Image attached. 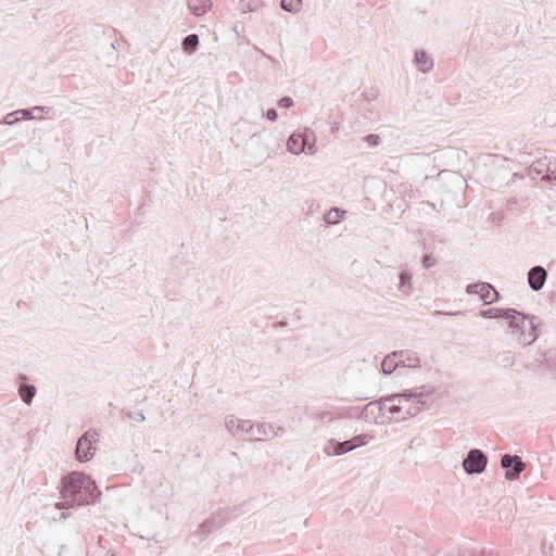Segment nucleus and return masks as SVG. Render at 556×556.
<instances>
[{"instance_id":"nucleus-1","label":"nucleus","mask_w":556,"mask_h":556,"mask_svg":"<svg viewBox=\"0 0 556 556\" xmlns=\"http://www.w3.org/2000/svg\"><path fill=\"white\" fill-rule=\"evenodd\" d=\"M466 188V179L459 173L441 170L434 179V202H432V205L445 206L446 208L465 206L464 194Z\"/></svg>"},{"instance_id":"nucleus-2","label":"nucleus","mask_w":556,"mask_h":556,"mask_svg":"<svg viewBox=\"0 0 556 556\" xmlns=\"http://www.w3.org/2000/svg\"><path fill=\"white\" fill-rule=\"evenodd\" d=\"M62 497L71 501V505L83 506L89 503V497L97 491L94 481L87 475L73 471L62 479Z\"/></svg>"},{"instance_id":"nucleus-3","label":"nucleus","mask_w":556,"mask_h":556,"mask_svg":"<svg viewBox=\"0 0 556 556\" xmlns=\"http://www.w3.org/2000/svg\"><path fill=\"white\" fill-rule=\"evenodd\" d=\"M509 314L505 316L507 332L520 344L530 345L536 338V325L534 316L525 315L514 308H508Z\"/></svg>"},{"instance_id":"nucleus-4","label":"nucleus","mask_w":556,"mask_h":556,"mask_svg":"<svg viewBox=\"0 0 556 556\" xmlns=\"http://www.w3.org/2000/svg\"><path fill=\"white\" fill-rule=\"evenodd\" d=\"M430 391L425 387L416 388L413 390L405 391L404 393H397L401 395V408L404 414L405 420L413 416H416L425 406L427 397Z\"/></svg>"},{"instance_id":"nucleus-5","label":"nucleus","mask_w":556,"mask_h":556,"mask_svg":"<svg viewBox=\"0 0 556 556\" xmlns=\"http://www.w3.org/2000/svg\"><path fill=\"white\" fill-rule=\"evenodd\" d=\"M311 136L312 142H308V128H305L303 131L293 132L288 138L287 150L294 155H299L303 152L309 155L316 154V135L315 132H311Z\"/></svg>"},{"instance_id":"nucleus-6","label":"nucleus","mask_w":556,"mask_h":556,"mask_svg":"<svg viewBox=\"0 0 556 556\" xmlns=\"http://www.w3.org/2000/svg\"><path fill=\"white\" fill-rule=\"evenodd\" d=\"M488 464L486 455L478 448H472L468 452L463 460L464 470L468 475L481 473L485 470Z\"/></svg>"},{"instance_id":"nucleus-7","label":"nucleus","mask_w":556,"mask_h":556,"mask_svg":"<svg viewBox=\"0 0 556 556\" xmlns=\"http://www.w3.org/2000/svg\"><path fill=\"white\" fill-rule=\"evenodd\" d=\"M97 433L87 431L84 433L76 445V457L79 462H87L92 458L96 447L93 443L97 441Z\"/></svg>"},{"instance_id":"nucleus-8","label":"nucleus","mask_w":556,"mask_h":556,"mask_svg":"<svg viewBox=\"0 0 556 556\" xmlns=\"http://www.w3.org/2000/svg\"><path fill=\"white\" fill-rule=\"evenodd\" d=\"M501 466L506 470L505 478L507 480H516L520 473L526 469V464L517 455L505 454L501 458Z\"/></svg>"},{"instance_id":"nucleus-9","label":"nucleus","mask_w":556,"mask_h":556,"mask_svg":"<svg viewBox=\"0 0 556 556\" xmlns=\"http://www.w3.org/2000/svg\"><path fill=\"white\" fill-rule=\"evenodd\" d=\"M401 395H389L382 399V408L387 415V422L405 420L401 408Z\"/></svg>"},{"instance_id":"nucleus-10","label":"nucleus","mask_w":556,"mask_h":556,"mask_svg":"<svg viewBox=\"0 0 556 556\" xmlns=\"http://www.w3.org/2000/svg\"><path fill=\"white\" fill-rule=\"evenodd\" d=\"M466 291L478 294L485 304H491L498 298L497 291L488 282L470 283Z\"/></svg>"},{"instance_id":"nucleus-11","label":"nucleus","mask_w":556,"mask_h":556,"mask_svg":"<svg viewBox=\"0 0 556 556\" xmlns=\"http://www.w3.org/2000/svg\"><path fill=\"white\" fill-rule=\"evenodd\" d=\"M362 415L365 419L372 420L378 425L387 422V415L384 408H382V399L379 402H370L365 405Z\"/></svg>"},{"instance_id":"nucleus-12","label":"nucleus","mask_w":556,"mask_h":556,"mask_svg":"<svg viewBox=\"0 0 556 556\" xmlns=\"http://www.w3.org/2000/svg\"><path fill=\"white\" fill-rule=\"evenodd\" d=\"M249 438L256 441H266L278 434L273 425L267 422H260L256 426L251 424V429L248 431Z\"/></svg>"},{"instance_id":"nucleus-13","label":"nucleus","mask_w":556,"mask_h":556,"mask_svg":"<svg viewBox=\"0 0 556 556\" xmlns=\"http://www.w3.org/2000/svg\"><path fill=\"white\" fill-rule=\"evenodd\" d=\"M547 271L542 266H534L528 273V282L533 291H540L545 285Z\"/></svg>"},{"instance_id":"nucleus-14","label":"nucleus","mask_w":556,"mask_h":556,"mask_svg":"<svg viewBox=\"0 0 556 556\" xmlns=\"http://www.w3.org/2000/svg\"><path fill=\"white\" fill-rule=\"evenodd\" d=\"M225 427L231 434H237L239 432L248 433L249 429H251V421L239 419L236 416L230 415L226 417Z\"/></svg>"},{"instance_id":"nucleus-15","label":"nucleus","mask_w":556,"mask_h":556,"mask_svg":"<svg viewBox=\"0 0 556 556\" xmlns=\"http://www.w3.org/2000/svg\"><path fill=\"white\" fill-rule=\"evenodd\" d=\"M551 162L547 160H539L533 162L528 170V175L531 179H541L546 181V177L549 170Z\"/></svg>"},{"instance_id":"nucleus-16","label":"nucleus","mask_w":556,"mask_h":556,"mask_svg":"<svg viewBox=\"0 0 556 556\" xmlns=\"http://www.w3.org/2000/svg\"><path fill=\"white\" fill-rule=\"evenodd\" d=\"M393 356H399L401 367L418 368L420 367V359L414 351H396Z\"/></svg>"},{"instance_id":"nucleus-17","label":"nucleus","mask_w":556,"mask_h":556,"mask_svg":"<svg viewBox=\"0 0 556 556\" xmlns=\"http://www.w3.org/2000/svg\"><path fill=\"white\" fill-rule=\"evenodd\" d=\"M543 364H545L551 371L556 372V351H547L546 353L542 354L541 359L531 362L528 364V366L534 368Z\"/></svg>"},{"instance_id":"nucleus-18","label":"nucleus","mask_w":556,"mask_h":556,"mask_svg":"<svg viewBox=\"0 0 556 556\" xmlns=\"http://www.w3.org/2000/svg\"><path fill=\"white\" fill-rule=\"evenodd\" d=\"M415 63L422 73H427L433 67L432 59L422 50L416 51Z\"/></svg>"},{"instance_id":"nucleus-19","label":"nucleus","mask_w":556,"mask_h":556,"mask_svg":"<svg viewBox=\"0 0 556 556\" xmlns=\"http://www.w3.org/2000/svg\"><path fill=\"white\" fill-rule=\"evenodd\" d=\"M188 7L194 15H203L211 7V0H189Z\"/></svg>"},{"instance_id":"nucleus-20","label":"nucleus","mask_w":556,"mask_h":556,"mask_svg":"<svg viewBox=\"0 0 556 556\" xmlns=\"http://www.w3.org/2000/svg\"><path fill=\"white\" fill-rule=\"evenodd\" d=\"M397 367H401L399 356H393V353L387 355L381 363V369L387 375L392 374Z\"/></svg>"},{"instance_id":"nucleus-21","label":"nucleus","mask_w":556,"mask_h":556,"mask_svg":"<svg viewBox=\"0 0 556 556\" xmlns=\"http://www.w3.org/2000/svg\"><path fill=\"white\" fill-rule=\"evenodd\" d=\"M199 46V36L195 34L188 35L182 40V49L187 53H193Z\"/></svg>"},{"instance_id":"nucleus-22","label":"nucleus","mask_w":556,"mask_h":556,"mask_svg":"<svg viewBox=\"0 0 556 556\" xmlns=\"http://www.w3.org/2000/svg\"><path fill=\"white\" fill-rule=\"evenodd\" d=\"M481 316L484 318H495V319H504L507 314H509L508 308H497L492 307L484 311H481Z\"/></svg>"},{"instance_id":"nucleus-23","label":"nucleus","mask_w":556,"mask_h":556,"mask_svg":"<svg viewBox=\"0 0 556 556\" xmlns=\"http://www.w3.org/2000/svg\"><path fill=\"white\" fill-rule=\"evenodd\" d=\"M345 213L346 211H328L323 214V220L325 225H334L343 218Z\"/></svg>"},{"instance_id":"nucleus-24","label":"nucleus","mask_w":556,"mask_h":556,"mask_svg":"<svg viewBox=\"0 0 556 556\" xmlns=\"http://www.w3.org/2000/svg\"><path fill=\"white\" fill-rule=\"evenodd\" d=\"M18 393L26 404H30L36 394V388L31 384H22L20 387Z\"/></svg>"},{"instance_id":"nucleus-25","label":"nucleus","mask_w":556,"mask_h":556,"mask_svg":"<svg viewBox=\"0 0 556 556\" xmlns=\"http://www.w3.org/2000/svg\"><path fill=\"white\" fill-rule=\"evenodd\" d=\"M37 112H42V113L48 114L50 112V108H47V106H34V108H31L29 110L22 109V110H17L16 111V113H21V116L23 118H29V119L37 118L38 116L35 114Z\"/></svg>"},{"instance_id":"nucleus-26","label":"nucleus","mask_w":556,"mask_h":556,"mask_svg":"<svg viewBox=\"0 0 556 556\" xmlns=\"http://www.w3.org/2000/svg\"><path fill=\"white\" fill-rule=\"evenodd\" d=\"M302 0H281V8L285 11L296 13L301 10Z\"/></svg>"},{"instance_id":"nucleus-27","label":"nucleus","mask_w":556,"mask_h":556,"mask_svg":"<svg viewBox=\"0 0 556 556\" xmlns=\"http://www.w3.org/2000/svg\"><path fill=\"white\" fill-rule=\"evenodd\" d=\"M400 288L403 290L404 293H407L408 291L412 290V275L406 273V271H402L400 274Z\"/></svg>"},{"instance_id":"nucleus-28","label":"nucleus","mask_w":556,"mask_h":556,"mask_svg":"<svg viewBox=\"0 0 556 556\" xmlns=\"http://www.w3.org/2000/svg\"><path fill=\"white\" fill-rule=\"evenodd\" d=\"M359 443H353V441L337 442L338 454L343 455L350 451H353L358 446Z\"/></svg>"},{"instance_id":"nucleus-29","label":"nucleus","mask_w":556,"mask_h":556,"mask_svg":"<svg viewBox=\"0 0 556 556\" xmlns=\"http://www.w3.org/2000/svg\"><path fill=\"white\" fill-rule=\"evenodd\" d=\"M336 444H337L336 440H329L324 447V453L328 456L339 455Z\"/></svg>"},{"instance_id":"nucleus-30","label":"nucleus","mask_w":556,"mask_h":556,"mask_svg":"<svg viewBox=\"0 0 556 556\" xmlns=\"http://www.w3.org/2000/svg\"><path fill=\"white\" fill-rule=\"evenodd\" d=\"M364 141L369 146V147H377L379 143H380V137L376 134H370V135H367L365 138H364Z\"/></svg>"},{"instance_id":"nucleus-31","label":"nucleus","mask_w":556,"mask_h":556,"mask_svg":"<svg viewBox=\"0 0 556 556\" xmlns=\"http://www.w3.org/2000/svg\"><path fill=\"white\" fill-rule=\"evenodd\" d=\"M546 181L556 186V163H552L549 165V170L546 177Z\"/></svg>"},{"instance_id":"nucleus-32","label":"nucleus","mask_w":556,"mask_h":556,"mask_svg":"<svg viewBox=\"0 0 556 556\" xmlns=\"http://www.w3.org/2000/svg\"><path fill=\"white\" fill-rule=\"evenodd\" d=\"M504 214L503 211H495L490 214L489 220H491L494 225H500V223L503 220Z\"/></svg>"},{"instance_id":"nucleus-33","label":"nucleus","mask_w":556,"mask_h":556,"mask_svg":"<svg viewBox=\"0 0 556 556\" xmlns=\"http://www.w3.org/2000/svg\"><path fill=\"white\" fill-rule=\"evenodd\" d=\"M317 418L324 422V424H328L332 420V414L330 412H327V410H323V412H319L317 413Z\"/></svg>"},{"instance_id":"nucleus-34","label":"nucleus","mask_w":556,"mask_h":556,"mask_svg":"<svg viewBox=\"0 0 556 556\" xmlns=\"http://www.w3.org/2000/svg\"><path fill=\"white\" fill-rule=\"evenodd\" d=\"M16 115H21V113H16V111L12 112V113H9L5 117H4V121L3 123H5L7 125H13L15 124L18 118L15 117Z\"/></svg>"},{"instance_id":"nucleus-35","label":"nucleus","mask_w":556,"mask_h":556,"mask_svg":"<svg viewBox=\"0 0 556 556\" xmlns=\"http://www.w3.org/2000/svg\"><path fill=\"white\" fill-rule=\"evenodd\" d=\"M462 556H497V555L491 551H489V552L482 551L480 553L469 551V552H465Z\"/></svg>"},{"instance_id":"nucleus-36","label":"nucleus","mask_w":556,"mask_h":556,"mask_svg":"<svg viewBox=\"0 0 556 556\" xmlns=\"http://www.w3.org/2000/svg\"><path fill=\"white\" fill-rule=\"evenodd\" d=\"M280 108L289 109L293 105V100L290 97H283L278 102Z\"/></svg>"},{"instance_id":"nucleus-37","label":"nucleus","mask_w":556,"mask_h":556,"mask_svg":"<svg viewBox=\"0 0 556 556\" xmlns=\"http://www.w3.org/2000/svg\"><path fill=\"white\" fill-rule=\"evenodd\" d=\"M434 263H435L434 258L430 255H425L422 257V264L426 268L432 267L434 265Z\"/></svg>"},{"instance_id":"nucleus-38","label":"nucleus","mask_w":556,"mask_h":556,"mask_svg":"<svg viewBox=\"0 0 556 556\" xmlns=\"http://www.w3.org/2000/svg\"><path fill=\"white\" fill-rule=\"evenodd\" d=\"M129 417L137 422H142L146 419L142 412H134L129 415Z\"/></svg>"},{"instance_id":"nucleus-39","label":"nucleus","mask_w":556,"mask_h":556,"mask_svg":"<svg viewBox=\"0 0 556 556\" xmlns=\"http://www.w3.org/2000/svg\"><path fill=\"white\" fill-rule=\"evenodd\" d=\"M366 438L367 435H357L351 439L350 441H353V443H359L358 446H361L367 443Z\"/></svg>"},{"instance_id":"nucleus-40","label":"nucleus","mask_w":556,"mask_h":556,"mask_svg":"<svg viewBox=\"0 0 556 556\" xmlns=\"http://www.w3.org/2000/svg\"><path fill=\"white\" fill-rule=\"evenodd\" d=\"M266 116L269 121L276 122L278 118L277 111L275 109H269L266 113Z\"/></svg>"},{"instance_id":"nucleus-41","label":"nucleus","mask_w":556,"mask_h":556,"mask_svg":"<svg viewBox=\"0 0 556 556\" xmlns=\"http://www.w3.org/2000/svg\"><path fill=\"white\" fill-rule=\"evenodd\" d=\"M338 129H339L338 123H333V125L331 126V130L337 131Z\"/></svg>"},{"instance_id":"nucleus-42","label":"nucleus","mask_w":556,"mask_h":556,"mask_svg":"<svg viewBox=\"0 0 556 556\" xmlns=\"http://www.w3.org/2000/svg\"><path fill=\"white\" fill-rule=\"evenodd\" d=\"M65 507V503H58L56 504V508H64Z\"/></svg>"},{"instance_id":"nucleus-43","label":"nucleus","mask_w":556,"mask_h":556,"mask_svg":"<svg viewBox=\"0 0 556 556\" xmlns=\"http://www.w3.org/2000/svg\"><path fill=\"white\" fill-rule=\"evenodd\" d=\"M277 431H278V432H280V433H283V432H285V428H282V427H278V428H277Z\"/></svg>"},{"instance_id":"nucleus-44","label":"nucleus","mask_w":556,"mask_h":556,"mask_svg":"<svg viewBox=\"0 0 556 556\" xmlns=\"http://www.w3.org/2000/svg\"><path fill=\"white\" fill-rule=\"evenodd\" d=\"M311 132H313V131L308 129V142H312V136H311Z\"/></svg>"},{"instance_id":"nucleus-45","label":"nucleus","mask_w":556,"mask_h":556,"mask_svg":"<svg viewBox=\"0 0 556 556\" xmlns=\"http://www.w3.org/2000/svg\"><path fill=\"white\" fill-rule=\"evenodd\" d=\"M67 515L65 513H62V518H66Z\"/></svg>"}]
</instances>
